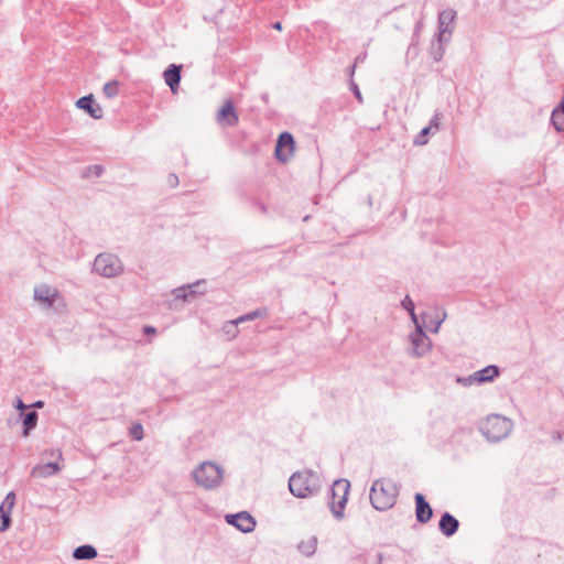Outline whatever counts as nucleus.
<instances>
[{
	"label": "nucleus",
	"instance_id": "nucleus-10",
	"mask_svg": "<svg viewBox=\"0 0 564 564\" xmlns=\"http://www.w3.org/2000/svg\"><path fill=\"white\" fill-rule=\"evenodd\" d=\"M456 19V11L445 9L438 14L437 43L447 44L451 41Z\"/></svg>",
	"mask_w": 564,
	"mask_h": 564
},
{
	"label": "nucleus",
	"instance_id": "nucleus-30",
	"mask_svg": "<svg viewBox=\"0 0 564 564\" xmlns=\"http://www.w3.org/2000/svg\"><path fill=\"white\" fill-rule=\"evenodd\" d=\"M445 318H446V313L442 312L441 316H436L434 319L431 321V325L433 327H431L430 330L433 334H437L440 332V327H441L442 323L445 321Z\"/></svg>",
	"mask_w": 564,
	"mask_h": 564
},
{
	"label": "nucleus",
	"instance_id": "nucleus-16",
	"mask_svg": "<svg viewBox=\"0 0 564 564\" xmlns=\"http://www.w3.org/2000/svg\"><path fill=\"white\" fill-rule=\"evenodd\" d=\"M415 516L420 523H426L431 520L433 511L429 502L425 501L422 494L415 495Z\"/></svg>",
	"mask_w": 564,
	"mask_h": 564
},
{
	"label": "nucleus",
	"instance_id": "nucleus-32",
	"mask_svg": "<svg viewBox=\"0 0 564 564\" xmlns=\"http://www.w3.org/2000/svg\"><path fill=\"white\" fill-rule=\"evenodd\" d=\"M441 120H442V113L436 112L430 120V124L427 127H431V130L437 131L440 128Z\"/></svg>",
	"mask_w": 564,
	"mask_h": 564
},
{
	"label": "nucleus",
	"instance_id": "nucleus-29",
	"mask_svg": "<svg viewBox=\"0 0 564 564\" xmlns=\"http://www.w3.org/2000/svg\"><path fill=\"white\" fill-rule=\"evenodd\" d=\"M431 127H425L421 130V132L415 137L414 144L415 145H424L427 143V135L431 132Z\"/></svg>",
	"mask_w": 564,
	"mask_h": 564
},
{
	"label": "nucleus",
	"instance_id": "nucleus-5",
	"mask_svg": "<svg viewBox=\"0 0 564 564\" xmlns=\"http://www.w3.org/2000/svg\"><path fill=\"white\" fill-rule=\"evenodd\" d=\"M512 427L513 423L510 419L500 414H491L481 422L480 431L487 440L499 442L511 433Z\"/></svg>",
	"mask_w": 564,
	"mask_h": 564
},
{
	"label": "nucleus",
	"instance_id": "nucleus-26",
	"mask_svg": "<svg viewBox=\"0 0 564 564\" xmlns=\"http://www.w3.org/2000/svg\"><path fill=\"white\" fill-rule=\"evenodd\" d=\"M15 505V494L13 491H10L2 503L0 505V511H4L11 516L12 509Z\"/></svg>",
	"mask_w": 564,
	"mask_h": 564
},
{
	"label": "nucleus",
	"instance_id": "nucleus-39",
	"mask_svg": "<svg viewBox=\"0 0 564 564\" xmlns=\"http://www.w3.org/2000/svg\"><path fill=\"white\" fill-rule=\"evenodd\" d=\"M15 408L18 410H24V409H26V405L23 403V401L21 399L18 398L17 402H15Z\"/></svg>",
	"mask_w": 564,
	"mask_h": 564
},
{
	"label": "nucleus",
	"instance_id": "nucleus-37",
	"mask_svg": "<svg viewBox=\"0 0 564 564\" xmlns=\"http://www.w3.org/2000/svg\"><path fill=\"white\" fill-rule=\"evenodd\" d=\"M143 332L147 335H153L156 333V329L153 326L148 325V326H144Z\"/></svg>",
	"mask_w": 564,
	"mask_h": 564
},
{
	"label": "nucleus",
	"instance_id": "nucleus-6",
	"mask_svg": "<svg viewBox=\"0 0 564 564\" xmlns=\"http://www.w3.org/2000/svg\"><path fill=\"white\" fill-rule=\"evenodd\" d=\"M431 350V338L423 330V325H417V327L408 335V355L419 359L427 356Z\"/></svg>",
	"mask_w": 564,
	"mask_h": 564
},
{
	"label": "nucleus",
	"instance_id": "nucleus-24",
	"mask_svg": "<svg viewBox=\"0 0 564 564\" xmlns=\"http://www.w3.org/2000/svg\"><path fill=\"white\" fill-rule=\"evenodd\" d=\"M267 316V311L263 310V308H258V310H254L248 314H245V315H241L239 316L238 318H236L235 321L238 323V324H241V323H245V322H249V321H253L256 318H259V317H264Z\"/></svg>",
	"mask_w": 564,
	"mask_h": 564
},
{
	"label": "nucleus",
	"instance_id": "nucleus-27",
	"mask_svg": "<svg viewBox=\"0 0 564 564\" xmlns=\"http://www.w3.org/2000/svg\"><path fill=\"white\" fill-rule=\"evenodd\" d=\"M102 90L108 98H115L119 94V83L117 80L108 82L104 85Z\"/></svg>",
	"mask_w": 564,
	"mask_h": 564
},
{
	"label": "nucleus",
	"instance_id": "nucleus-23",
	"mask_svg": "<svg viewBox=\"0 0 564 564\" xmlns=\"http://www.w3.org/2000/svg\"><path fill=\"white\" fill-rule=\"evenodd\" d=\"M37 413L35 411L29 412L23 420V432L22 435L28 437L30 432L35 429L37 424Z\"/></svg>",
	"mask_w": 564,
	"mask_h": 564
},
{
	"label": "nucleus",
	"instance_id": "nucleus-42",
	"mask_svg": "<svg viewBox=\"0 0 564 564\" xmlns=\"http://www.w3.org/2000/svg\"><path fill=\"white\" fill-rule=\"evenodd\" d=\"M52 455H56L58 459H62V452L59 449L52 452Z\"/></svg>",
	"mask_w": 564,
	"mask_h": 564
},
{
	"label": "nucleus",
	"instance_id": "nucleus-40",
	"mask_svg": "<svg viewBox=\"0 0 564 564\" xmlns=\"http://www.w3.org/2000/svg\"><path fill=\"white\" fill-rule=\"evenodd\" d=\"M457 382L463 383L464 386H470L471 383H468V377L467 378H458Z\"/></svg>",
	"mask_w": 564,
	"mask_h": 564
},
{
	"label": "nucleus",
	"instance_id": "nucleus-25",
	"mask_svg": "<svg viewBox=\"0 0 564 564\" xmlns=\"http://www.w3.org/2000/svg\"><path fill=\"white\" fill-rule=\"evenodd\" d=\"M239 324L232 319L228 321L223 325V333L229 337V339H234L238 336L239 330L237 328Z\"/></svg>",
	"mask_w": 564,
	"mask_h": 564
},
{
	"label": "nucleus",
	"instance_id": "nucleus-18",
	"mask_svg": "<svg viewBox=\"0 0 564 564\" xmlns=\"http://www.w3.org/2000/svg\"><path fill=\"white\" fill-rule=\"evenodd\" d=\"M163 76L166 85L173 93H176L181 80V66L174 64L170 65L169 68L164 72Z\"/></svg>",
	"mask_w": 564,
	"mask_h": 564
},
{
	"label": "nucleus",
	"instance_id": "nucleus-8",
	"mask_svg": "<svg viewBox=\"0 0 564 564\" xmlns=\"http://www.w3.org/2000/svg\"><path fill=\"white\" fill-rule=\"evenodd\" d=\"M207 293V281L199 279L195 282L177 286L171 291L173 302L175 303H191L197 297Z\"/></svg>",
	"mask_w": 564,
	"mask_h": 564
},
{
	"label": "nucleus",
	"instance_id": "nucleus-19",
	"mask_svg": "<svg viewBox=\"0 0 564 564\" xmlns=\"http://www.w3.org/2000/svg\"><path fill=\"white\" fill-rule=\"evenodd\" d=\"M459 522L448 512L444 513L440 520V530L446 536H452L458 530Z\"/></svg>",
	"mask_w": 564,
	"mask_h": 564
},
{
	"label": "nucleus",
	"instance_id": "nucleus-41",
	"mask_svg": "<svg viewBox=\"0 0 564 564\" xmlns=\"http://www.w3.org/2000/svg\"><path fill=\"white\" fill-rule=\"evenodd\" d=\"M94 169H95V172H96L98 175H100V174H101V172H102V167H101V166L96 165V166H94Z\"/></svg>",
	"mask_w": 564,
	"mask_h": 564
},
{
	"label": "nucleus",
	"instance_id": "nucleus-11",
	"mask_svg": "<svg viewBox=\"0 0 564 564\" xmlns=\"http://www.w3.org/2000/svg\"><path fill=\"white\" fill-rule=\"evenodd\" d=\"M226 521L243 533L252 532L256 528V520L247 511H241L236 514H227Z\"/></svg>",
	"mask_w": 564,
	"mask_h": 564
},
{
	"label": "nucleus",
	"instance_id": "nucleus-21",
	"mask_svg": "<svg viewBox=\"0 0 564 564\" xmlns=\"http://www.w3.org/2000/svg\"><path fill=\"white\" fill-rule=\"evenodd\" d=\"M551 121L556 131H564V98L562 99L560 106L553 110Z\"/></svg>",
	"mask_w": 564,
	"mask_h": 564
},
{
	"label": "nucleus",
	"instance_id": "nucleus-35",
	"mask_svg": "<svg viewBox=\"0 0 564 564\" xmlns=\"http://www.w3.org/2000/svg\"><path fill=\"white\" fill-rule=\"evenodd\" d=\"M350 87H351V90L354 91L356 98L361 102L362 101V96L360 94V90H359L358 86L354 82H351L350 83Z\"/></svg>",
	"mask_w": 564,
	"mask_h": 564
},
{
	"label": "nucleus",
	"instance_id": "nucleus-1",
	"mask_svg": "<svg viewBox=\"0 0 564 564\" xmlns=\"http://www.w3.org/2000/svg\"><path fill=\"white\" fill-rule=\"evenodd\" d=\"M196 486L205 490H216L221 487L225 477V469L216 462L205 460L192 471Z\"/></svg>",
	"mask_w": 564,
	"mask_h": 564
},
{
	"label": "nucleus",
	"instance_id": "nucleus-14",
	"mask_svg": "<svg viewBox=\"0 0 564 564\" xmlns=\"http://www.w3.org/2000/svg\"><path fill=\"white\" fill-rule=\"evenodd\" d=\"M500 373L497 366L490 365L468 376V383H486L494 381Z\"/></svg>",
	"mask_w": 564,
	"mask_h": 564
},
{
	"label": "nucleus",
	"instance_id": "nucleus-38",
	"mask_svg": "<svg viewBox=\"0 0 564 564\" xmlns=\"http://www.w3.org/2000/svg\"><path fill=\"white\" fill-rule=\"evenodd\" d=\"M409 314H410V316H411V319H412V322H413V324H414L415 328L417 327V325H421V324L419 323V319H417V316H416L415 312H411V313H409Z\"/></svg>",
	"mask_w": 564,
	"mask_h": 564
},
{
	"label": "nucleus",
	"instance_id": "nucleus-45",
	"mask_svg": "<svg viewBox=\"0 0 564 564\" xmlns=\"http://www.w3.org/2000/svg\"><path fill=\"white\" fill-rule=\"evenodd\" d=\"M364 58H365V57H362V56H358V57H356L355 63L362 62V61H364Z\"/></svg>",
	"mask_w": 564,
	"mask_h": 564
},
{
	"label": "nucleus",
	"instance_id": "nucleus-17",
	"mask_svg": "<svg viewBox=\"0 0 564 564\" xmlns=\"http://www.w3.org/2000/svg\"><path fill=\"white\" fill-rule=\"evenodd\" d=\"M62 466L58 463L39 464L31 469V476L34 478H48L58 474Z\"/></svg>",
	"mask_w": 564,
	"mask_h": 564
},
{
	"label": "nucleus",
	"instance_id": "nucleus-4",
	"mask_svg": "<svg viewBox=\"0 0 564 564\" xmlns=\"http://www.w3.org/2000/svg\"><path fill=\"white\" fill-rule=\"evenodd\" d=\"M399 489L395 482L388 478L375 480L370 488V502L376 510L384 511L392 508L397 501Z\"/></svg>",
	"mask_w": 564,
	"mask_h": 564
},
{
	"label": "nucleus",
	"instance_id": "nucleus-15",
	"mask_svg": "<svg viewBox=\"0 0 564 564\" xmlns=\"http://www.w3.org/2000/svg\"><path fill=\"white\" fill-rule=\"evenodd\" d=\"M76 106L86 111L94 119H100L102 117V108L95 102L93 95L79 98L76 101Z\"/></svg>",
	"mask_w": 564,
	"mask_h": 564
},
{
	"label": "nucleus",
	"instance_id": "nucleus-34",
	"mask_svg": "<svg viewBox=\"0 0 564 564\" xmlns=\"http://www.w3.org/2000/svg\"><path fill=\"white\" fill-rule=\"evenodd\" d=\"M402 306L404 310H406L409 313L414 312V303L411 300L410 296H405L402 301Z\"/></svg>",
	"mask_w": 564,
	"mask_h": 564
},
{
	"label": "nucleus",
	"instance_id": "nucleus-20",
	"mask_svg": "<svg viewBox=\"0 0 564 564\" xmlns=\"http://www.w3.org/2000/svg\"><path fill=\"white\" fill-rule=\"evenodd\" d=\"M97 550L89 544L80 545L73 552L75 560H93L97 556Z\"/></svg>",
	"mask_w": 564,
	"mask_h": 564
},
{
	"label": "nucleus",
	"instance_id": "nucleus-9",
	"mask_svg": "<svg viewBox=\"0 0 564 564\" xmlns=\"http://www.w3.org/2000/svg\"><path fill=\"white\" fill-rule=\"evenodd\" d=\"M350 482L347 479H337L332 486L330 511L336 519L344 518V509L348 500Z\"/></svg>",
	"mask_w": 564,
	"mask_h": 564
},
{
	"label": "nucleus",
	"instance_id": "nucleus-44",
	"mask_svg": "<svg viewBox=\"0 0 564 564\" xmlns=\"http://www.w3.org/2000/svg\"><path fill=\"white\" fill-rule=\"evenodd\" d=\"M33 406L35 408H42L43 406V402L42 401H37L33 404Z\"/></svg>",
	"mask_w": 564,
	"mask_h": 564
},
{
	"label": "nucleus",
	"instance_id": "nucleus-12",
	"mask_svg": "<svg viewBox=\"0 0 564 564\" xmlns=\"http://www.w3.org/2000/svg\"><path fill=\"white\" fill-rule=\"evenodd\" d=\"M294 153V139L292 134L289 132H283L280 134L275 148V155L276 158L282 161L286 162L291 159V156Z\"/></svg>",
	"mask_w": 564,
	"mask_h": 564
},
{
	"label": "nucleus",
	"instance_id": "nucleus-31",
	"mask_svg": "<svg viewBox=\"0 0 564 564\" xmlns=\"http://www.w3.org/2000/svg\"><path fill=\"white\" fill-rule=\"evenodd\" d=\"M11 523V516L4 511H0V532H4L9 529Z\"/></svg>",
	"mask_w": 564,
	"mask_h": 564
},
{
	"label": "nucleus",
	"instance_id": "nucleus-22",
	"mask_svg": "<svg viewBox=\"0 0 564 564\" xmlns=\"http://www.w3.org/2000/svg\"><path fill=\"white\" fill-rule=\"evenodd\" d=\"M300 552L305 556H311L315 553L317 547V538L310 536L303 541H301L297 545Z\"/></svg>",
	"mask_w": 564,
	"mask_h": 564
},
{
	"label": "nucleus",
	"instance_id": "nucleus-3",
	"mask_svg": "<svg viewBox=\"0 0 564 564\" xmlns=\"http://www.w3.org/2000/svg\"><path fill=\"white\" fill-rule=\"evenodd\" d=\"M33 301L44 311L62 313L66 308V303L59 290L48 283L42 282L34 285Z\"/></svg>",
	"mask_w": 564,
	"mask_h": 564
},
{
	"label": "nucleus",
	"instance_id": "nucleus-43",
	"mask_svg": "<svg viewBox=\"0 0 564 564\" xmlns=\"http://www.w3.org/2000/svg\"><path fill=\"white\" fill-rule=\"evenodd\" d=\"M273 28H274L275 30L281 31V30H282V24H281L280 22H275V23L273 24Z\"/></svg>",
	"mask_w": 564,
	"mask_h": 564
},
{
	"label": "nucleus",
	"instance_id": "nucleus-33",
	"mask_svg": "<svg viewBox=\"0 0 564 564\" xmlns=\"http://www.w3.org/2000/svg\"><path fill=\"white\" fill-rule=\"evenodd\" d=\"M444 44H441L438 43V46L435 48H433V58L435 61H441V58L443 57L444 55V48H443Z\"/></svg>",
	"mask_w": 564,
	"mask_h": 564
},
{
	"label": "nucleus",
	"instance_id": "nucleus-28",
	"mask_svg": "<svg viewBox=\"0 0 564 564\" xmlns=\"http://www.w3.org/2000/svg\"><path fill=\"white\" fill-rule=\"evenodd\" d=\"M130 436L135 441H142L144 437V430L140 423L133 424L129 430Z\"/></svg>",
	"mask_w": 564,
	"mask_h": 564
},
{
	"label": "nucleus",
	"instance_id": "nucleus-2",
	"mask_svg": "<svg viewBox=\"0 0 564 564\" xmlns=\"http://www.w3.org/2000/svg\"><path fill=\"white\" fill-rule=\"evenodd\" d=\"M322 487L321 477L313 470L294 473L289 479V489L296 498L306 499L319 492Z\"/></svg>",
	"mask_w": 564,
	"mask_h": 564
},
{
	"label": "nucleus",
	"instance_id": "nucleus-7",
	"mask_svg": "<svg viewBox=\"0 0 564 564\" xmlns=\"http://www.w3.org/2000/svg\"><path fill=\"white\" fill-rule=\"evenodd\" d=\"M94 271L104 278H116L123 272V264L116 254L104 252L95 258Z\"/></svg>",
	"mask_w": 564,
	"mask_h": 564
},
{
	"label": "nucleus",
	"instance_id": "nucleus-13",
	"mask_svg": "<svg viewBox=\"0 0 564 564\" xmlns=\"http://www.w3.org/2000/svg\"><path fill=\"white\" fill-rule=\"evenodd\" d=\"M217 121L220 126L232 127L238 123V115L230 100H226L217 113Z\"/></svg>",
	"mask_w": 564,
	"mask_h": 564
},
{
	"label": "nucleus",
	"instance_id": "nucleus-36",
	"mask_svg": "<svg viewBox=\"0 0 564 564\" xmlns=\"http://www.w3.org/2000/svg\"><path fill=\"white\" fill-rule=\"evenodd\" d=\"M167 182L171 186H176L178 184V177L175 174H170Z\"/></svg>",
	"mask_w": 564,
	"mask_h": 564
},
{
	"label": "nucleus",
	"instance_id": "nucleus-46",
	"mask_svg": "<svg viewBox=\"0 0 564 564\" xmlns=\"http://www.w3.org/2000/svg\"><path fill=\"white\" fill-rule=\"evenodd\" d=\"M354 72H355V65L350 69L351 75L354 74Z\"/></svg>",
	"mask_w": 564,
	"mask_h": 564
}]
</instances>
